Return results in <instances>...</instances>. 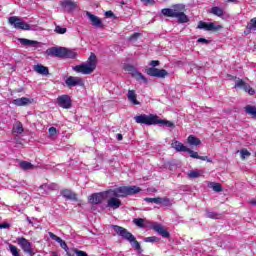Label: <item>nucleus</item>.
<instances>
[{
	"label": "nucleus",
	"mask_w": 256,
	"mask_h": 256,
	"mask_svg": "<svg viewBox=\"0 0 256 256\" xmlns=\"http://www.w3.org/2000/svg\"><path fill=\"white\" fill-rule=\"evenodd\" d=\"M57 104L62 109H71V97L69 95H62L57 98Z\"/></svg>",
	"instance_id": "obj_10"
},
{
	"label": "nucleus",
	"mask_w": 256,
	"mask_h": 256,
	"mask_svg": "<svg viewBox=\"0 0 256 256\" xmlns=\"http://www.w3.org/2000/svg\"><path fill=\"white\" fill-rule=\"evenodd\" d=\"M134 225H137V227H145V220L143 218H135L133 220Z\"/></svg>",
	"instance_id": "obj_39"
},
{
	"label": "nucleus",
	"mask_w": 256,
	"mask_h": 256,
	"mask_svg": "<svg viewBox=\"0 0 256 256\" xmlns=\"http://www.w3.org/2000/svg\"><path fill=\"white\" fill-rule=\"evenodd\" d=\"M152 229H154L156 231V233L158 235H161L164 238H169V233L167 232V230H165V228L162 227L161 224L154 222L151 225Z\"/></svg>",
	"instance_id": "obj_15"
},
{
	"label": "nucleus",
	"mask_w": 256,
	"mask_h": 256,
	"mask_svg": "<svg viewBox=\"0 0 256 256\" xmlns=\"http://www.w3.org/2000/svg\"><path fill=\"white\" fill-rule=\"evenodd\" d=\"M147 75H150V77H159L164 78L167 77L168 73L165 69H157V68H149L147 70Z\"/></svg>",
	"instance_id": "obj_13"
},
{
	"label": "nucleus",
	"mask_w": 256,
	"mask_h": 256,
	"mask_svg": "<svg viewBox=\"0 0 256 256\" xmlns=\"http://www.w3.org/2000/svg\"><path fill=\"white\" fill-rule=\"evenodd\" d=\"M198 43H204L205 45H207V43H209V40L205 39V38H199Z\"/></svg>",
	"instance_id": "obj_52"
},
{
	"label": "nucleus",
	"mask_w": 256,
	"mask_h": 256,
	"mask_svg": "<svg viewBox=\"0 0 256 256\" xmlns=\"http://www.w3.org/2000/svg\"><path fill=\"white\" fill-rule=\"evenodd\" d=\"M141 34L139 33H134L132 36H130V41H137V38L140 36Z\"/></svg>",
	"instance_id": "obj_51"
},
{
	"label": "nucleus",
	"mask_w": 256,
	"mask_h": 256,
	"mask_svg": "<svg viewBox=\"0 0 256 256\" xmlns=\"http://www.w3.org/2000/svg\"><path fill=\"white\" fill-rule=\"evenodd\" d=\"M126 71H131L132 77L136 79V81H140L142 83H147V78H145L139 71L135 70L133 66H126Z\"/></svg>",
	"instance_id": "obj_12"
},
{
	"label": "nucleus",
	"mask_w": 256,
	"mask_h": 256,
	"mask_svg": "<svg viewBox=\"0 0 256 256\" xmlns=\"http://www.w3.org/2000/svg\"><path fill=\"white\" fill-rule=\"evenodd\" d=\"M34 71L36 73H38L39 75H47L49 73V68H47L41 64H37L34 66Z\"/></svg>",
	"instance_id": "obj_24"
},
{
	"label": "nucleus",
	"mask_w": 256,
	"mask_h": 256,
	"mask_svg": "<svg viewBox=\"0 0 256 256\" xmlns=\"http://www.w3.org/2000/svg\"><path fill=\"white\" fill-rule=\"evenodd\" d=\"M144 201H146V203H155L156 205H161V197L145 198Z\"/></svg>",
	"instance_id": "obj_38"
},
{
	"label": "nucleus",
	"mask_w": 256,
	"mask_h": 256,
	"mask_svg": "<svg viewBox=\"0 0 256 256\" xmlns=\"http://www.w3.org/2000/svg\"><path fill=\"white\" fill-rule=\"evenodd\" d=\"M198 29H204V31H219L223 29V26L216 25L213 22L207 23V22L200 21L198 23Z\"/></svg>",
	"instance_id": "obj_8"
},
{
	"label": "nucleus",
	"mask_w": 256,
	"mask_h": 256,
	"mask_svg": "<svg viewBox=\"0 0 256 256\" xmlns=\"http://www.w3.org/2000/svg\"><path fill=\"white\" fill-rule=\"evenodd\" d=\"M188 143H189V145L197 146V145H201V140H199V138H197V137H195L193 135H190L188 137Z\"/></svg>",
	"instance_id": "obj_33"
},
{
	"label": "nucleus",
	"mask_w": 256,
	"mask_h": 256,
	"mask_svg": "<svg viewBox=\"0 0 256 256\" xmlns=\"http://www.w3.org/2000/svg\"><path fill=\"white\" fill-rule=\"evenodd\" d=\"M150 65L152 66V68H155V67H157V65H159V61L153 60V61H151Z\"/></svg>",
	"instance_id": "obj_53"
},
{
	"label": "nucleus",
	"mask_w": 256,
	"mask_h": 256,
	"mask_svg": "<svg viewBox=\"0 0 256 256\" xmlns=\"http://www.w3.org/2000/svg\"><path fill=\"white\" fill-rule=\"evenodd\" d=\"M86 15H87L88 19L91 21L93 27H98V28L103 27V22L101 21V19L99 17L91 14V12H86Z\"/></svg>",
	"instance_id": "obj_18"
},
{
	"label": "nucleus",
	"mask_w": 256,
	"mask_h": 256,
	"mask_svg": "<svg viewBox=\"0 0 256 256\" xmlns=\"http://www.w3.org/2000/svg\"><path fill=\"white\" fill-rule=\"evenodd\" d=\"M128 101L132 103V105H140L139 101L137 100V94L135 93V90H128Z\"/></svg>",
	"instance_id": "obj_23"
},
{
	"label": "nucleus",
	"mask_w": 256,
	"mask_h": 256,
	"mask_svg": "<svg viewBox=\"0 0 256 256\" xmlns=\"http://www.w3.org/2000/svg\"><path fill=\"white\" fill-rule=\"evenodd\" d=\"M122 203L121 200H119V198L115 197V196H111L110 199H108L107 201V205L106 207H108L109 209H119V207H121Z\"/></svg>",
	"instance_id": "obj_17"
},
{
	"label": "nucleus",
	"mask_w": 256,
	"mask_h": 256,
	"mask_svg": "<svg viewBox=\"0 0 256 256\" xmlns=\"http://www.w3.org/2000/svg\"><path fill=\"white\" fill-rule=\"evenodd\" d=\"M9 249H10V252L13 256H20L19 255V250L17 249V246L13 245V244H10L9 245Z\"/></svg>",
	"instance_id": "obj_42"
},
{
	"label": "nucleus",
	"mask_w": 256,
	"mask_h": 256,
	"mask_svg": "<svg viewBox=\"0 0 256 256\" xmlns=\"http://www.w3.org/2000/svg\"><path fill=\"white\" fill-rule=\"evenodd\" d=\"M177 13V9H169V8H164L162 9V15L165 17H175Z\"/></svg>",
	"instance_id": "obj_29"
},
{
	"label": "nucleus",
	"mask_w": 256,
	"mask_h": 256,
	"mask_svg": "<svg viewBox=\"0 0 256 256\" xmlns=\"http://www.w3.org/2000/svg\"><path fill=\"white\" fill-rule=\"evenodd\" d=\"M72 69L82 75H91L97 69V56L91 54L86 63L74 66Z\"/></svg>",
	"instance_id": "obj_2"
},
{
	"label": "nucleus",
	"mask_w": 256,
	"mask_h": 256,
	"mask_svg": "<svg viewBox=\"0 0 256 256\" xmlns=\"http://www.w3.org/2000/svg\"><path fill=\"white\" fill-rule=\"evenodd\" d=\"M141 188L137 186H121L113 190H108L110 197H127L128 195H136Z\"/></svg>",
	"instance_id": "obj_3"
},
{
	"label": "nucleus",
	"mask_w": 256,
	"mask_h": 256,
	"mask_svg": "<svg viewBox=\"0 0 256 256\" xmlns=\"http://www.w3.org/2000/svg\"><path fill=\"white\" fill-rule=\"evenodd\" d=\"M160 205H163L164 207H171V205H173V202L171 201V199L164 197L160 198Z\"/></svg>",
	"instance_id": "obj_37"
},
{
	"label": "nucleus",
	"mask_w": 256,
	"mask_h": 256,
	"mask_svg": "<svg viewBox=\"0 0 256 256\" xmlns=\"http://www.w3.org/2000/svg\"><path fill=\"white\" fill-rule=\"evenodd\" d=\"M65 53H67V48L65 47H52L46 50V54L49 55V57L65 58Z\"/></svg>",
	"instance_id": "obj_7"
},
{
	"label": "nucleus",
	"mask_w": 256,
	"mask_h": 256,
	"mask_svg": "<svg viewBox=\"0 0 256 256\" xmlns=\"http://www.w3.org/2000/svg\"><path fill=\"white\" fill-rule=\"evenodd\" d=\"M236 79L235 82V89H243L245 93H248L250 95H255V89H253L249 84H247L243 79L234 77Z\"/></svg>",
	"instance_id": "obj_6"
},
{
	"label": "nucleus",
	"mask_w": 256,
	"mask_h": 256,
	"mask_svg": "<svg viewBox=\"0 0 256 256\" xmlns=\"http://www.w3.org/2000/svg\"><path fill=\"white\" fill-rule=\"evenodd\" d=\"M241 159L245 160L247 157H251V152H249L247 149L240 150Z\"/></svg>",
	"instance_id": "obj_41"
},
{
	"label": "nucleus",
	"mask_w": 256,
	"mask_h": 256,
	"mask_svg": "<svg viewBox=\"0 0 256 256\" xmlns=\"http://www.w3.org/2000/svg\"><path fill=\"white\" fill-rule=\"evenodd\" d=\"M8 23L14 29H20L22 31H31V25L23 21L21 18L17 16H11L8 18Z\"/></svg>",
	"instance_id": "obj_4"
},
{
	"label": "nucleus",
	"mask_w": 256,
	"mask_h": 256,
	"mask_svg": "<svg viewBox=\"0 0 256 256\" xmlns=\"http://www.w3.org/2000/svg\"><path fill=\"white\" fill-rule=\"evenodd\" d=\"M40 189H57V185H55V184H52V185L44 184V185L40 186Z\"/></svg>",
	"instance_id": "obj_47"
},
{
	"label": "nucleus",
	"mask_w": 256,
	"mask_h": 256,
	"mask_svg": "<svg viewBox=\"0 0 256 256\" xmlns=\"http://www.w3.org/2000/svg\"><path fill=\"white\" fill-rule=\"evenodd\" d=\"M13 105H16V107H25V105H29L31 103V100L27 97L17 98L12 101Z\"/></svg>",
	"instance_id": "obj_20"
},
{
	"label": "nucleus",
	"mask_w": 256,
	"mask_h": 256,
	"mask_svg": "<svg viewBox=\"0 0 256 256\" xmlns=\"http://www.w3.org/2000/svg\"><path fill=\"white\" fill-rule=\"evenodd\" d=\"M134 121L138 123L139 125H160V127H175V124L173 122L168 120H162L159 118V116L155 114H141L134 117Z\"/></svg>",
	"instance_id": "obj_1"
},
{
	"label": "nucleus",
	"mask_w": 256,
	"mask_h": 256,
	"mask_svg": "<svg viewBox=\"0 0 256 256\" xmlns=\"http://www.w3.org/2000/svg\"><path fill=\"white\" fill-rule=\"evenodd\" d=\"M141 1H146L147 3H151L152 0H141Z\"/></svg>",
	"instance_id": "obj_62"
},
{
	"label": "nucleus",
	"mask_w": 256,
	"mask_h": 256,
	"mask_svg": "<svg viewBox=\"0 0 256 256\" xmlns=\"http://www.w3.org/2000/svg\"><path fill=\"white\" fill-rule=\"evenodd\" d=\"M206 217H208V219H217L218 215L215 212H207Z\"/></svg>",
	"instance_id": "obj_48"
},
{
	"label": "nucleus",
	"mask_w": 256,
	"mask_h": 256,
	"mask_svg": "<svg viewBox=\"0 0 256 256\" xmlns=\"http://www.w3.org/2000/svg\"><path fill=\"white\" fill-rule=\"evenodd\" d=\"M176 19H178L179 23H188L189 17H187L183 12H179L176 10V14L174 16Z\"/></svg>",
	"instance_id": "obj_25"
},
{
	"label": "nucleus",
	"mask_w": 256,
	"mask_h": 256,
	"mask_svg": "<svg viewBox=\"0 0 256 256\" xmlns=\"http://www.w3.org/2000/svg\"><path fill=\"white\" fill-rule=\"evenodd\" d=\"M60 5L63 9L68 11V13H70V11H74V9H77V3L72 0L61 1Z\"/></svg>",
	"instance_id": "obj_16"
},
{
	"label": "nucleus",
	"mask_w": 256,
	"mask_h": 256,
	"mask_svg": "<svg viewBox=\"0 0 256 256\" xmlns=\"http://www.w3.org/2000/svg\"><path fill=\"white\" fill-rule=\"evenodd\" d=\"M250 205H254L256 207V200H251Z\"/></svg>",
	"instance_id": "obj_59"
},
{
	"label": "nucleus",
	"mask_w": 256,
	"mask_h": 256,
	"mask_svg": "<svg viewBox=\"0 0 256 256\" xmlns=\"http://www.w3.org/2000/svg\"><path fill=\"white\" fill-rule=\"evenodd\" d=\"M144 241L145 243H157V241H159V238H157L156 236H150L144 238Z\"/></svg>",
	"instance_id": "obj_43"
},
{
	"label": "nucleus",
	"mask_w": 256,
	"mask_h": 256,
	"mask_svg": "<svg viewBox=\"0 0 256 256\" xmlns=\"http://www.w3.org/2000/svg\"><path fill=\"white\" fill-rule=\"evenodd\" d=\"M18 41L21 43V45H24V47H37V45H39V42L35 40H29L27 38H19Z\"/></svg>",
	"instance_id": "obj_22"
},
{
	"label": "nucleus",
	"mask_w": 256,
	"mask_h": 256,
	"mask_svg": "<svg viewBox=\"0 0 256 256\" xmlns=\"http://www.w3.org/2000/svg\"><path fill=\"white\" fill-rule=\"evenodd\" d=\"M203 175V171L201 170H191L188 172V177L190 179H197L198 177H201Z\"/></svg>",
	"instance_id": "obj_30"
},
{
	"label": "nucleus",
	"mask_w": 256,
	"mask_h": 256,
	"mask_svg": "<svg viewBox=\"0 0 256 256\" xmlns=\"http://www.w3.org/2000/svg\"><path fill=\"white\" fill-rule=\"evenodd\" d=\"M244 111L245 113H247V115H251V117L256 118V107L253 105H247L246 107H244Z\"/></svg>",
	"instance_id": "obj_27"
},
{
	"label": "nucleus",
	"mask_w": 256,
	"mask_h": 256,
	"mask_svg": "<svg viewBox=\"0 0 256 256\" xmlns=\"http://www.w3.org/2000/svg\"><path fill=\"white\" fill-rule=\"evenodd\" d=\"M112 229H114L115 233L118 234L119 237L125 239V241H129L130 243L135 241V236L131 234V232H128L127 229L117 225H112Z\"/></svg>",
	"instance_id": "obj_5"
},
{
	"label": "nucleus",
	"mask_w": 256,
	"mask_h": 256,
	"mask_svg": "<svg viewBox=\"0 0 256 256\" xmlns=\"http://www.w3.org/2000/svg\"><path fill=\"white\" fill-rule=\"evenodd\" d=\"M61 195L62 197H65V199H69L70 201H77V194L71 190H62Z\"/></svg>",
	"instance_id": "obj_21"
},
{
	"label": "nucleus",
	"mask_w": 256,
	"mask_h": 256,
	"mask_svg": "<svg viewBox=\"0 0 256 256\" xmlns=\"http://www.w3.org/2000/svg\"><path fill=\"white\" fill-rule=\"evenodd\" d=\"M20 167L24 171H29V169H33V164H31V162L22 161L20 162Z\"/></svg>",
	"instance_id": "obj_36"
},
{
	"label": "nucleus",
	"mask_w": 256,
	"mask_h": 256,
	"mask_svg": "<svg viewBox=\"0 0 256 256\" xmlns=\"http://www.w3.org/2000/svg\"><path fill=\"white\" fill-rule=\"evenodd\" d=\"M48 133H49L50 137H55V135H57V133H59V131H57V128H55V127H50L48 130Z\"/></svg>",
	"instance_id": "obj_45"
},
{
	"label": "nucleus",
	"mask_w": 256,
	"mask_h": 256,
	"mask_svg": "<svg viewBox=\"0 0 256 256\" xmlns=\"http://www.w3.org/2000/svg\"><path fill=\"white\" fill-rule=\"evenodd\" d=\"M13 133H17V135H21L25 129L23 128V124L21 122H16L13 126Z\"/></svg>",
	"instance_id": "obj_28"
},
{
	"label": "nucleus",
	"mask_w": 256,
	"mask_h": 256,
	"mask_svg": "<svg viewBox=\"0 0 256 256\" xmlns=\"http://www.w3.org/2000/svg\"><path fill=\"white\" fill-rule=\"evenodd\" d=\"M105 16L106 17H113V11H106Z\"/></svg>",
	"instance_id": "obj_54"
},
{
	"label": "nucleus",
	"mask_w": 256,
	"mask_h": 256,
	"mask_svg": "<svg viewBox=\"0 0 256 256\" xmlns=\"http://www.w3.org/2000/svg\"><path fill=\"white\" fill-rule=\"evenodd\" d=\"M17 243L25 253H31V242L25 237H18Z\"/></svg>",
	"instance_id": "obj_14"
},
{
	"label": "nucleus",
	"mask_w": 256,
	"mask_h": 256,
	"mask_svg": "<svg viewBox=\"0 0 256 256\" xmlns=\"http://www.w3.org/2000/svg\"><path fill=\"white\" fill-rule=\"evenodd\" d=\"M131 245H132V247H134V249H137V251H139V249H141V244H139V242L136 240L135 236H134V241H132Z\"/></svg>",
	"instance_id": "obj_46"
},
{
	"label": "nucleus",
	"mask_w": 256,
	"mask_h": 256,
	"mask_svg": "<svg viewBox=\"0 0 256 256\" xmlns=\"http://www.w3.org/2000/svg\"><path fill=\"white\" fill-rule=\"evenodd\" d=\"M55 33H57L58 35H65V33H67V28L65 27H61V26H56L54 29Z\"/></svg>",
	"instance_id": "obj_40"
},
{
	"label": "nucleus",
	"mask_w": 256,
	"mask_h": 256,
	"mask_svg": "<svg viewBox=\"0 0 256 256\" xmlns=\"http://www.w3.org/2000/svg\"><path fill=\"white\" fill-rule=\"evenodd\" d=\"M177 7H178V9H185V6H183V5H178Z\"/></svg>",
	"instance_id": "obj_60"
},
{
	"label": "nucleus",
	"mask_w": 256,
	"mask_h": 256,
	"mask_svg": "<svg viewBox=\"0 0 256 256\" xmlns=\"http://www.w3.org/2000/svg\"><path fill=\"white\" fill-rule=\"evenodd\" d=\"M49 237L53 239V241H56V243H59L60 247L64 249L65 251H69V247L67 246V243L61 239V237L55 235L53 232L48 233Z\"/></svg>",
	"instance_id": "obj_19"
},
{
	"label": "nucleus",
	"mask_w": 256,
	"mask_h": 256,
	"mask_svg": "<svg viewBox=\"0 0 256 256\" xmlns=\"http://www.w3.org/2000/svg\"><path fill=\"white\" fill-rule=\"evenodd\" d=\"M64 58L66 59H76L77 58V52L75 50L67 49Z\"/></svg>",
	"instance_id": "obj_32"
},
{
	"label": "nucleus",
	"mask_w": 256,
	"mask_h": 256,
	"mask_svg": "<svg viewBox=\"0 0 256 256\" xmlns=\"http://www.w3.org/2000/svg\"><path fill=\"white\" fill-rule=\"evenodd\" d=\"M107 195H109L108 191L93 194L89 198V203H92L93 205H99V203H102L103 199H105V197H107Z\"/></svg>",
	"instance_id": "obj_9"
},
{
	"label": "nucleus",
	"mask_w": 256,
	"mask_h": 256,
	"mask_svg": "<svg viewBox=\"0 0 256 256\" xmlns=\"http://www.w3.org/2000/svg\"><path fill=\"white\" fill-rule=\"evenodd\" d=\"M209 187H211V189H213V191H215L216 193H221V191H223V188L221 187V184H219V183L211 182L209 184Z\"/></svg>",
	"instance_id": "obj_34"
},
{
	"label": "nucleus",
	"mask_w": 256,
	"mask_h": 256,
	"mask_svg": "<svg viewBox=\"0 0 256 256\" xmlns=\"http://www.w3.org/2000/svg\"><path fill=\"white\" fill-rule=\"evenodd\" d=\"M67 87H83V79L75 76H70L65 81Z\"/></svg>",
	"instance_id": "obj_11"
},
{
	"label": "nucleus",
	"mask_w": 256,
	"mask_h": 256,
	"mask_svg": "<svg viewBox=\"0 0 256 256\" xmlns=\"http://www.w3.org/2000/svg\"><path fill=\"white\" fill-rule=\"evenodd\" d=\"M201 161H207V156H198Z\"/></svg>",
	"instance_id": "obj_57"
},
{
	"label": "nucleus",
	"mask_w": 256,
	"mask_h": 256,
	"mask_svg": "<svg viewBox=\"0 0 256 256\" xmlns=\"http://www.w3.org/2000/svg\"><path fill=\"white\" fill-rule=\"evenodd\" d=\"M229 3H235L236 0H227Z\"/></svg>",
	"instance_id": "obj_61"
},
{
	"label": "nucleus",
	"mask_w": 256,
	"mask_h": 256,
	"mask_svg": "<svg viewBox=\"0 0 256 256\" xmlns=\"http://www.w3.org/2000/svg\"><path fill=\"white\" fill-rule=\"evenodd\" d=\"M172 147L176 151H182V152H187V150L189 149V148H187V146L183 145V143H181L179 141H174L172 143Z\"/></svg>",
	"instance_id": "obj_26"
},
{
	"label": "nucleus",
	"mask_w": 256,
	"mask_h": 256,
	"mask_svg": "<svg viewBox=\"0 0 256 256\" xmlns=\"http://www.w3.org/2000/svg\"><path fill=\"white\" fill-rule=\"evenodd\" d=\"M74 253L77 256H89L85 251L74 249Z\"/></svg>",
	"instance_id": "obj_49"
},
{
	"label": "nucleus",
	"mask_w": 256,
	"mask_h": 256,
	"mask_svg": "<svg viewBox=\"0 0 256 256\" xmlns=\"http://www.w3.org/2000/svg\"><path fill=\"white\" fill-rule=\"evenodd\" d=\"M116 137H117L118 141H123V135L122 134H117Z\"/></svg>",
	"instance_id": "obj_55"
},
{
	"label": "nucleus",
	"mask_w": 256,
	"mask_h": 256,
	"mask_svg": "<svg viewBox=\"0 0 256 256\" xmlns=\"http://www.w3.org/2000/svg\"><path fill=\"white\" fill-rule=\"evenodd\" d=\"M210 13L216 15V17H223V9L217 6L212 7Z\"/></svg>",
	"instance_id": "obj_31"
},
{
	"label": "nucleus",
	"mask_w": 256,
	"mask_h": 256,
	"mask_svg": "<svg viewBox=\"0 0 256 256\" xmlns=\"http://www.w3.org/2000/svg\"><path fill=\"white\" fill-rule=\"evenodd\" d=\"M26 221H28V223H29L30 225H33V221H31V218L27 217V218H26Z\"/></svg>",
	"instance_id": "obj_58"
},
{
	"label": "nucleus",
	"mask_w": 256,
	"mask_h": 256,
	"mask_svg": "<svg viewBox=\"0 0 256 256\" xmlns=\"http://www.w3.org/2000/svg\"><path fill=\"white\" fill-rule=\"evenodd\" d=\"M52 256H57V254H53Z\"/></svg>",
	"instance_id": "obj_63"
},
{
	"label": "nucleus",
	"mask_w": 256,
	"mask_h": 256,
	"mask_svg": "<svg viewBox=\"0 0 256 256\" xmlns=\"http://www.w3.org/2000/svg\"><path fill=\"white\" fill-rule=\"evenodd\" d=\"M246 29H248V31H256V17L250 20L246 26Z\"/></svg>",
	"instance_id": "obj_35"
},
{
	"label": "nucleus",
	"mask_w": 256,
	"mask_h": 256,
	"mask_svg": "<svg viewBox=\"0 0 256 256\" xmlns=\"http://www.w3.org/2000/svg\"><path fill=\"white\" fill-rule=\"evenodd\" d=\"M75 250H72V251H66L67 252V255L68 256H75V253H74Z\"/></svg>",
	"instance_id": "obj_56"
},
{
	"label": "nucleus",
	"mask_w": 256,
	"mask_h": 256,
	"mask_svg": "<svg viewBox=\"0 0 256 256\" xmlns=\"http://www.w3.org/2000/svg\"><path fill=\"white\" fill-rule=\"evenodd\" d=\"M9 227H11L10 223L4 222L0 224V229H9Z\"/></svg>",
	"instance_id": "obj_50"
},
{
	"label": "nucleus",
	"mask_w": 256,
	"mask_h": 256,
	"mask_svg": "<svg viewBox=\"0 0 256 256\" xmlns=\"http://www.w3.org/2000/svg\"><path fill=\"white\" fill-rule=\"evenodd\" d=\"M186 153H189L190 157H192V159H199V153L191 150L188 148V150H186Z\"/></svg>",
	"instance_id": "obj_44"
}]
</instances>
